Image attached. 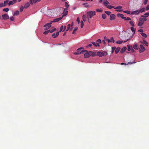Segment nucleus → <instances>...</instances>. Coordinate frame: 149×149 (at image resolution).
Listing matches in <instances>:
<instances>
[{
    "instance_id": "nucleus-1",
    "label": "nucleus",
    "mask_w": 149,
    "mask_h": 149,
    "mask_svg": "<svg viewBox=\"0 0 149 149\" xmlns=\"http://www.w3.org/2000/svg\"><path fill=\"white\" fill-rule=\"evenodd\" d=\"M96 15V12L95 11H88L87 13V16L88 18V22L90 23L89 19H91V18Z\"/></svg>"
},
{
    "instance_id": "nucleus-2",
    "label": "nucleus",
    "mask_w": 149,
    "mask_h": 149,
    "mask_svg": "<svg viewBox=\"0 0 149 149\" xmlns=\"http://www.w3.org/2000/svg\"><path fill=\"white\" fill-rule=\"evenodd\" d=\"M77 52L74 53V55H78L79 54H82L84 52H87L86 50H84V48L83 47H80L77 49Z\"/></svg>"
},
{
    "instance_id": "nucleus-3",
    "label": "nucleus",
    "mask_w": 149,
    "mask_h": 149,
    "mask_svg": "<svg viewBox=\"0 0 149 149\" xmlns=\"http://www.w3.org/2000/svg\"><path fill=\"white\" fill-rule=\"evenodd\" d=\"M122 35L123 37L126 39V40L125 41H122V42H125L126 41H127L128 40V39L127 38V37H128V33H127L125 32H122Z\"/></svg>"
},
{
    "instance_id": "nucleus-4",
    "label": "nucleus",
    "mask_w": 149,
    "mask_h": 149,
    "mask_svg": "<svg viewBox=\"0 0 149 149\" xmlns=\"http://www.w3.org/2000/svg\"><path fill=\"white\" fill-rule=\"evenodd\" d=\"M145 50L144 46L142 45H140V48L139 49L140 53H142Z\"/></svg>"
},
{
    "instance_id": "nucleus-5",
    "label": "nucleus",
    "mask_w": 149,
    "mask_h": 149,
    "mask_svg": "<svg viewBox=\"0 0 149 149\" xmlns=\"http://www.w3.org/2000/svg\"><path fill=\"white\" fill-rule=\"evenodd\" d=\"M53 22V21H51L50 23H47L46 24L44 25V27H46L47 26H48V28H46V29H45V30H47L49 29L50 27H51V24Z\"/></svg>"
},
{
    "instance_id": "nucleus-6",
    "label": "nucleus",
    "mask_w": 149,
    "mask_h": 149,
    "mask_svg": "<svg viewBox=\"0 0 149 149\" xmlns=\"http://www.w3.org/2000/svg\"><path fill=\"white\" fill-rule=\"evenodd\" d=\"M41 0H30V1L31 5H32L33 3H36L40 1Z\"/></svg>"
},
{
    "instance_id": "nucleus-7",
    "label": "nucleus",
    "mask_w": 149,
    "mask_h": 149,
    "mask_svg": "<svg viewBox=\"0 0 149 149\" xmlns=\"http://www.w3.org/2000/svg\"><path fill=\"white\" fill-rule=\"evenodd\" d=\"M91 53V51H90L88 52L85 53L84 54V56L85 58L89 57L90 56V53Z\"/></svg>"
},
{
    "instance_id": "nucleus-8",
    "label": "nucleus",
    "mask_w": 149,
    "mask_h": 149,
    "mask_svg": "<svg viewBox=\"0 0 149 149\" xmlns=\"http://www.w3.org/2000/svg\"><path fill=\"white\" fill-rule=\"evenodd\" d=\"M68 9L67 8H65L64 10H63V15L62 16V17H64L66 16L67 15L68 13Z\"/></svg>"
},
{
    "instance_id": "nucleus-9",
    "label": "nucleus",
    "mask_w": 149,
    "mask_h": 149,
    "mask_svg": "<svg viewBox=\"0 0 149 149\" xmlns=\"http://www.w3.org/2000/svg\"><path fill=\"white\" fill-rule=\"evenodd\" d=\"M2 17L3 19H8L9 18L8 15L7 14L3 15H2Z\"/></svg>"
},
{
    "instance_id": "nucleus-10",
    "label": "nucleus",
    "mask_w": 149,
    "mask_h": 149,
    "mask_svg": "<svg viewBox=\"0 0 149 149\" xmlns=\"http://www.w3.org/2000/svg\"><path fill=\"white\" fill-rule=\"evenodd\" d=\"M96 55L100 57H102L103 56L104 54L103 53L101 52H97Z\"/></svg>"
},
{
    "instance_id": "nucleus-11",
    "label": "nucleus",
    "mask_w": 149,
    "mask_h": 149,
    "mask_svg": "<svg viewBox=\"0 0 149 149\" xmlns=\"http://www.w3.org/2000/svg\"><path fill=\"white\" fill-rule=\"evenodd\" d=\"M62 18L63 17H60L57 18H56L55 19H54L53 20V22H58L61 19H62Z\"/></svg>"
},
{
    "instance_id": "nucleus-12",
    "label": "nucleus",
    "mask_w": 149,
    "mask_h": 149,
    "mask_svg": "<svg viewBox=\"0 0 149 149\" xmlns=\"http://www.w3.org/2000/svg\"><path fill=\"white\" fill-rule=\"evenodd\" d=\"M116 17L115 15L113 14L111 15H110V20H113L115 19Z\"/></svg>"
},
{
    "instance_id": "nucleus-13",
    "label": "nucleus",
    "mask_w": 149,
    "mask_h": 149,
    "mask_svg": "<svg viewBox=\"0 0 149 149\" xmlns=\"http://www.w3.org/2000/svg\"><path fill=\"white\" fill-rule=\"evenodd\" d=\"M115 9L116 11L121 12V6H119L115 7Z\"/></svg>"
},
{
    "instance_id": "nucleus-14",
    "label": "nucleus",
    "mask_w": 149,
    "mask_h": 149,
    "mask_svg": "<svg viewBox=\"0 0 149 149\" xmlns=\"http://www.w3.org/2000/svg\"><path fill=\"white\" fill-rule=\"evenodd\" d=\"M59 35V32H56V34L55 33H53L52 34V37H54V38H55L56 37H58Z\"/></svg>"
},
{
    "instance_id": "nucleus-15",
    "label": "nucleus",
    "mask_w": 149,
    "mask_h": 149,
    "mask_svg": "<svg viewBox=\"0 0 149 149\" xmlns=\"http://www.w3.org/2000/svg\"><path fill=\"white\" fill-rule=\"evenodd\" d=\"M139 11H138V10H136L135 11H133L131 13V14L132 15V14H134L135 15H139Z\"/></svg>"
},
{
    "instance_id": "nucleus-16",
    "label": "nucleus",
    "mask_w": 149,
    "mask_h": 149,
    "mask_svg": "<svg viewBox=\"0 0 149 149\" xmlns=\"http://www.w3.org/2000/svg\"><path fill=\"white\" fill-rule=\"evenodd\" d=\"M29 6H30V3L29 2H27L24 4V8L26 9L29 7Z\"/></svg>"
},
{
    "instance_id": "nucleus-17",
    "label": "nucleus",
    "mask_w": 149,
    "mask_h": 149,
    "mask_svg": "<svg viewBox=\"0 0 149 149\" xmlns=\"http://www.w3.org/2000/svg\"><path fill=\"white\" fill-rule=\"evenodd\" d=\"M71 24H68V26H67V29L66 30V31H68L69 30H70V31H71L72 29V27H71Z\"/></svg>"
},
{
    "instance_id": "nucleus-18",
    "label": "nucleus",
    "mask_w": 149,
    "mask_h": 149,
    "mask_svg": "<svg viewBox=\"0 0 149 149\" xmlns=\"http://www.w3.org/2000/svg\"><path fill=\"white\" fill-rule=\"evenodd\" d=\"M109 3L107 0H105L103 2V4L106 7L107 6H108V4Z\"/></svg>"
},
{
    "instance_id": "nucleus-19",
    "label": "nucleus",
    "mask_w": 149,
    "mask_h": 149,
    "mask_svg": "<svg viewBox=\"0 0 149 149\" xmlns=\"http://www.w3.org/2000/svg\"><path fill=\"white\" fill-rule=\"evenodd\" d=\"M143 17H140L139 19V21L142 22L145 21L147 19L146 18H144Z\"/></svg>"
},
{
    "instance_id": "nucleus-20",
    "label": "nucleus",
    "mask_w": 149,
    "mask_h": 149,
    "mask_svg": "<svg viewBox=\"0 0 149 149\" xmlns=\"http://www.w3.org/2000/svg\"><path fill=\"white\" fill-rule=\"evenodd\" d=\"M87 16L85 15H83L82 18L83 21L85 22L87 20Z\"/></svg>"
},
{
    "instance_id": "nucleus-21",
    "label": "nucleus",
    "mask_w": 149,
    "mask_h": 149,
    "mask_svg": "<svg viewBox=\"0 0 149 149\" xmlns=\"http://www.w3.org/2000/svg\"><path fill=\"white\" fill-rule=\"evenodd\" d=\"M92 44H93L95 47H97V46H99V45L98 43H95L94 42H92Z\"/></svg>"
},
{
    "instance_id": "nucleus-22",
    "label": "nucleus",
    "mask_w": 149,
    "mask_h": 149,
    "mask_svg": "<svg viewBox=\"0 0 149 149\" xmlns=\"http://www.w3.org/2000/svg\"><path fill=\"white\" fill-rule=\"evenodd\" d=\"M120 47H117L116 49H115V53L116 54H117L118 53L119 51H120Z\"/></svg>"
},
{
    "instance_id": "nucleus-23",
    "label": "nucleus",
    "mask_w": 149,
    "mask_h": 149,
    "mask_svg": "<svg viewBox=\"0 0 149 149\" xmlns=\"http://www.w3.org/2000/svg\"><path fill=\"white\" fill-rule=\"evenodd\" d=\"M148 16H149V13H145L144 15H142L141 17H147Z\"/></svg>"
},
{
    "instance_id": "nucleus-24",
    "label": "nucleus",
    "mask_w": 149,
    "mask_h": 149,
    "mask_svg": "<svg viewBox=\"0 0 149 149\" xmlns=\"http://www.w3.org/2000/svg\"><path fill=\"white\" fill-rule=\"evenodd\" d=\"M90 56H94L96 55V52H92L91 51V53H90Z\"/></svg>"
},
{
    "instance_id": "nucleus-25",
    "label": "nucleus",
    "mask_w": 149,
    "mask_h": 149,
    "mask_svg": "<svg viewBox=\"0 0 149 149\" xmlns=\"http://www.w3.org/2000/svg\"><path fill=\"white\" fill-rule=\"evenodd\" d=\"M19 11L17 10L15 11L14 14H13V16L18 15L19 14Z\"/></svg>"
},
{
    "instance_id": "nucleus-26",
    "label": "nucleus",
    "mask_w": 149,
    "mask_h": 149,
    "mask_svg": "<svg viewBox=\"0 0 149 149\" xmlns=\"http://www.w3.org/2000/svg\"><path fill=\"white\" fill-rule=\"evenodd\" d=\"M141 43H142L143 44H144L147 46H148V43L145 40L143 41L142 42H141Z\"/></svg>"
},
{
    "instance_id": "nucleus-27",
    "label": "nucleus",
    "mask_w": 149,
    "mask_h": 149,
    "mask_svg": "<svg viewBox=\"0 0 149 149\" xmlns=\"http://www.w3.org/2000/svg\"><path fill=\"white\" fill-rule=\"evenodd\" d=\"M15 3L13 2V1H9V2H8V6H10L11 5H13V4Z\"/></svg>"
},
{
    "instance_id": "nucleus-28",
    "label": "nucleus",
    "mask_w": 149,
    "mask_h": 149,
    "mask_svg": "<svg viewBox=\"0 0 149 149\" xmlns=\"http://www.w3.org/2000/svg\"><path fill=\"white\" fill-rule=\"evenodd\" d=\"M143 22L139 21V23H138V25L140 27H141L143 25Z\"/></svg>"
},
{
    "instance_id": "nucleus-29",
    "label": "nucleus",
    "mask_w": 149,
    "mask_h": 149,
    "mask_svg": "<svg viewBox=\"0 0 149 149\" xmlns=\"http://www.w3.org/2000/svg\"><path fill=\"white\" fill-rule=\"evenodd\" d=\"M78 27H75V28H74V29L73 33H73V34H74L75 33Z\"/></svg>"
},
{
    "instance_id": "nucleus-30",
    "label": "nucleus",
    "mask_w": 149,
    "mask_h": 149,
    "mask_svg": "<svg viewBox=\"0 0 149 149\" xmlns=\"http://www.w3.org/2000/svg\"><path fill=\"white\" fill-rule=\"evenodd\" d=\"M106 7L109 9H111L112 8H114V6H111V5H108L106 6Z\"/></svg>"
},
{
    "instance_id": "nucleus-31",
    "label": "nucleus",
    "mask_w": 149,
    "mask_h": 149,
    "mask_svg": "<svg viewBox=\"0 0 149 149\" xmlns=\"http://www.w3.org/2000/svg\"><path fill=\"white\" fill-rule=\"evenodd\" d=\"M8 0H6V1H4L3 4L6 6H7V5L8 4Z\"/></svg>"
},
{
    "instance_id": "nucleus-32",
    "label": "nucleus",
    "mask_w": 149,
    "mask_h": 149,
    "mask_svg": "<svg viewBox=\"0 0 149 149\" xmlns=\"http://www.w3.org/2000/svg\"><path fill=\"white\" fill-rule=\"evenodd\" d=\"M145 8H142L139 10V13H142L144 11H145Z\"/></svg>"
},
{
    "instance_id": "nucleus-33",
    "label": "nucleus",
    "mask_w": 149,
    "mask_h": 149,
    "mask_svg": "<svg viewBox=\"0 0 149 149\" xmlns=\"http://www.w3.org/2000/svg\"><path fill=\"white\" fill-rule=\"evenodd\" d=\"M126 49L127 48L125 47H123L122 49V53H123Z\"/></svg>"
},
{
    "instance_id": "nucleus-34",
    "label": "nucleus",
    "mask_w": 149,
    "mask_h": 149,
    "mask_svg": "<svg viewBox=\"0 0 149 149\" xmlns=\"http://www.w3.org/2000/svg\"><path fill=\"white\" fill-rule=\"evenodd\" d=\"M9 11V9L8 8H6L3 9V11H5L6 12H8Z\"/></svg>"
},
{
    "instance_id": "nucleus-35",
    "label": "nucleus",
    "mask_w": 149,
    "mask_h": 149,
    "mask_svg": "<svg viewBox=\"0 0 149 149\" xmlns=\"http://www.w3.org/2000/svg\"><path fill=\"white\" fill-rule=\"evenodd\" d=\"M131 31H132L133 33H135V29L133 27H131Z\"/></svg>"
},
{
    "instance_id": "nucleus-36",
    "label": "nucleus",
    "mask_w": 149,
    "mask_h": 149,
    "mask_svg": "<svg viewBox=\"0 0 149 149\" xmlns=\"http://www.w3.org/2000/svg\"><path fill=\"white\" fill-rule=\"evenodd\" d=\"M133 47L134 49L137 50L138 49L137 45H134Z\"/></svg>"
},
{
    "instance_id": "nucleus-37",
    "label": "nucleus",
    "mask_w": 149,
    "mask_h": 149,
    "mask_svg": "<svg viewBox=\"0 0 149 149\" xmlns=\"http://www.w3.org/2000/svg\"><path fill=\"white\" fill-rule=\"evenodd\" d=\"M96 11L98 12L101 13L103 11V10L101 8L100 9H96Z\"/></svg>"
},
{
    "instance_id": "nucleus-38",
    "label": "nucleus",
    "mask_w": 149,
    "mask_h": 149,
    "mask_svg": "<svg viewBox=\"0 0 149 149\" xmlns=\"http://www.w3.org/2000/svg\"><path fill=\"white\" fill-rule=\"evenodd\" d=\"M141 34L142 36H143V37H144L146 38L147 37V35L146 34H145L144 33H141Z\"/></svg>"
},
{
    "instance_id": "nucleus-39",
    "label": "nucleus",
    "mask_w": 149,
    "mask_h": 149,
    "mask_svg": "<svg viewBox=\"0 0 149 149\" xmlns=\"http://www.w3.org/2000/svg\"><path fill=\"white\" fill-rule=\"evenodd\" d=\"M81 28H82L83 27L84 25V23L83 21H81Z\"/></svg>"
},
{
    "instance_id": "nucleus-40",
    "label": "nucleus",
    "mask_w": 149,
    "mask_h": 149,
    "mask_svg": "<svg viewBox=\"0 0 149 149\" xmlns=\"http://www.w3.org/2000/svg\"><path fill=\"white\" fill-rule=\"evenodd\" d=\"M83 5H85V7H89V5H88L87 4V3H83Z\"/></svg>"
},
{
    "instance_id": "nucleus-41",
    "label": "nucleus",
    "mask_w": 149,
    "mask_h": 149,
    "mask_svg": "<svg viewBox=\"0 0 149 149\" xmlns=\"http://www.w3.org/2000/svg\"><path fill=\"white\" fill-rule=\"evenodd\" d=\"M129 23L130 24L131 26H134V24L133 21H130L129 22Z\"/></svg>"
},
{
    "instance_id": "nucleus-42",
    "label": "nucleus",
    "mask_w": 149,
    "mask_h": 149,
    "mask_svg": "<svg viewBox=\"0 0 149 149\" xmlns=\"http://www.w3.org/2000/svg\"><path fill=\"white\" fill-rule=\"evenodd\" d=\"M102 17L104 19H105L106 17V15L105 14H103L102 15Z\"/></svg>"
},
{
    "instance_id": "nucleus-43",
    "label": "nucleus",
    "mask_w": 149,
    "mask_h": 149,
    "mask_svg": "<svg viewBox=\"0 0 149 149\" xmlns=\"http://www.w3.org/2000/svg\"><path fill=\"white\" fill-rule=\"evenodd\" d=\"M65 7L68 8L69 7L68 3L67 2H65Z\"/></svg>"
},
{
    "instance_id": "nucleus-44",
    "label": "nucleus",
    "mask_w": 149,
    "mask_h": 149,
    "mask_svg": "<svg viewBox=\"0 0 149 149\" xmlns=\"http://www.w3.org/2000/svg\"><path fill=\"white\" fill-rule=\"evenodd\" d=\"M105 13H106L108 15H109L111 13V12L109 11H105Z\"/></svg>"
},
{
    "instance_id": "nucleus-45",
    "label": "nucleus",
    "mask_w": 149,
    "mask_h": 149,
    "mask_svg": "<svg viewBox=\"0 0 149 149\" xmlns=\"http://www.w3.org/2000/svg\"><path fill=\"white\" fill-rule=\"evenodd\" d=\"M49 31L50 30L46 31H44L43 33L45 35H47L49 32Z\"/></svg>"
},
{
    "instance_id": "nucleus-46",
    "label": "nucleus",
    "mask_w": 149,
    "mask_h": 149,
    "mask_svg": "<svg viewBox=\"0 0 149 149\" xmlns=\"http://www.w3.org/2000/svg\"><path fill=\"white\" fill-rule=\"evenodd\" d=\"M24 7L22 6L20 8V11L22 12L23 11V9H24Z\"/></svg>"
},
{
    "instance_id": "nucleus-47",
    "label": "nucleus",
    "mask_w": 149,
    "mask_h": 149,
    "mask_svg": "<svg viewBox=\"0 0 149 149\" xmlns=\"http://www.w3.org/2000/svg\"><path fill=\"white\" fill-rule=\"evenodd\" d=\"M116 47H113L112 48V53H113L115 49H116Z\"/></svg>"
},
{
    "instance_id": "nucleus-48",
    "label": "nucleus",
    "mask_w": 149,
    "mask_h": 149,
    "mask_svg": "<svg viewBox=\"0 0 149 149\" xmlns=\"http://www.w3.org/2000/svg\"><path fill=\"white\" fill-rule=\"evenodd\" d=\"M56 30V28H54V29H52V30H51V31L50 30V31H49V32H50V33H52V32H53L54 31Z\"/></svg>"
},
{
    "instance_id": "nucleus-49",
    "label": "nucleus",
    "mask_w": 149,
    "mask_h": 149,
    "mask_svg": "<svg viewBox=\"0 0 149 149\" xmlns=\"http://www.w3.org/2000/svg\"><path fill=\"white\" fill-rule=\"evenodd\" d=\"M123 12L126 13L128 14L130 13V11H129L128 10L123 11Z\"/></svg>"
},
{
    "instance_id": "nucleus-50",
    "label": "nucleus",
    "mask_w": 149,
    "mask_h": 149,
    "mask_svg": "<svg viewBox=\"0 0 149 149\" xmlns=\"http://www.w3.org/2000/svg\"><path fill=\"white\" fill-rule=\"evenodd\" d=\"M5 6H6L3 3H1L0 4V7H2Z\"/></svg>"
},
{
    "instance_id": "nucleus-51",
    "label": "nucleus",
    "mask_w": 149,
    "mask_h": 149,
    "mask_svg": "<svg viewBox=\"0 0 149 149\" xmlns=\"http://www.w3.org/2000/svg\"><path fill=\"white\" fill-rule=\"evenodd\" d=\"M63 25L61 26V27H60V30L59 31V32H61L63 31L62 30H63Z\"/></svg>"
},
{
    "instance_id": "nucleus-52",
    "label": "nucleus",
    "mask_w": 149,
    "mask_h": 149,
    "mask_svg": "<svg viewBox=\"0 0 149 149\" xmlns=\"http://www.w3.org/2000/svg\"><path fill=\"white\" fill-rule=\"evenodd\" d=\"M110 40H111V42H113V43H114L115 42L114 40L113 37L111 38Z\"/></svg>"
},
{
    "instance_id": "nucleus-53",
    "label": "nucleus",
    "mask_w": 149,
    "mask_h": 149,
    "mask_svg": "<svg viewBox=\"0 0 149 149\" xmlns=\"http://www.w3.org/2000/svg\"><path fill=\"white\" fill-rule=\"evenodd\" d=\"M10 19L11 21H13L14 19V17L13 16L11 17L10 18Z\"/></svg>"
},
{
    "instance_id": "nucleus-54",
    "label": "nucleus",
    "mask_w": 149,
    "mask_h": 149,
    "mask_svg": "<svg viewBox=\"0 0 149 149\" xmlns=\"http://www.w3.org/2000/svg\"><path fill=\"white\" fill-rule=\"evenodd\" d=\"M121 17H122V19H123L125 20H126V17H124V15L122 14V16H121Z\"/></svg>"
},
{
    "instance_id": "nucleus-55",
    "label": "nucleus",
    "mask_w": 149,
    "mask_h": 149,
    "mask_svg": "<svg viewBox=\"0 0 149 149\" xmlns=\"http://www.w3.org/2000/svg\"><path fill=\"white\" fill-rule=\"evenodd\" d=\"M77 21L78 22V23L79 24L80 22L79 21V17H78L77 19Z\"/></svg>"
},
{
    "instance_id": "nucleus-56",
    "label": "nucleus",
    "mask_w": 149,
    "mask_h": 149,
    "mask_svg": "<svg viewBox=\"0 0 149 149\" xmlns=\"http://www.w3.org/2000/svg\"><path fill=\"white\" fill-rule=\"evenodd\" d=\"M97 42H98L100 43H101V40L100 39H98L97 40Z\"/></svg>"
},
{
    "instance_id": "nucleus-57",
    "label": "nucleus",
    "mask_w": 149,
    "mask_h": 149,
    "mask_svg": "<svg viewBox=\"0 0 149 149\" xmlns=\"http://www.w3.org/2000/svg\"><path fill=\"white\" fill-rule=\"evenodd\" d=\"M117 16L118 17H121V14L118 13L117 15Z\"/></svg>"
},
{
    "instance_id": "nucleus-58",
    "label": "nucleus",
    "mask_w": 149,
    "mask_h": 149,
    "mask_svg": "<svg viewBox=\"0 0 149 149\" xmlns=\"http://www.w3.org/2000/svg\"><path fill=\"white\" fill-rule=\"evenodd\" d=\"M116 43L117 44H121V41H117Z\"/></svg>"
},
{
    "instance_id": "nucleus-59",
    "label": "nucleus",
    "mask_w": 149,
    "mask_h": 149,
    "mask_svg": "<svg viewBox=\"0 0 149 149\" xmlns=\"http://www.w3.org/2000/svg\"><path fill=\"white\" fill-rule=\"evenodd\" d=\"M146 10H148L149 9V5H147V6L146 8Z\"/></svg>"
},
{
    "instance_id": "nucleus-60",
    "label": "nucleus",
    "mask_w": 149,
    "mask_h": 149,
    "mask_svg": "<svg viewBox=\"0 0 149 149\" xmlns=\"http://www.w3.org/2000/svg\"><path fill=\"white\" fill-rule=\"evenodd\" d=\"M131 19L130 18V17H126V20H130Z\"/></svg>"
},
{
    "instance_id": "nucleus-61",
    "label": "nucleus",
    "mask_w": 149,
    "mask_h": 149,
    "mask_svg": "<svg viewBox=\"0 0 149 149\" xmlns=\"http://www.w3.org/2000/svg\"><path fill=\"white\" fill-rule=\"evenodd\" d=\"M66 26H65L64 27V28H63V31H65V30L66 29Z\"/></svg>"
},
{
    "instance_id": "nucleus-62",
    "label": "nucleus",
    "mask_w": 149,
    "mask_h": 149,
    "mask_svg": "<svg viewBox=\"0 0 149 149\" xmlns=\"http://www.w3.org/2000/svg\"><path fill=\"white\" fill-rule=\"evenodd\" d=\"M106 41H108V42H111V40H110L109 39H108Z\"/></svg>"
},
{
    "instance_id": "nucleus-63",
    "label": "nucleus",
    "mask_w": 149,
    "mask_h": 149,
    "mask_svg": "<svg viewBox=\"0 0 149 149\" xmlns=\"http://www.w3.org/2000/svg\"><path fill=\"white\" fill-rule=\"evenodd\" d=\"M92 45L91 44H89L88 45V46H87V47H91Z\"/></svg>"
},
{
    "instance_id": "nucleus-64",
    "label": "nucleus",
    "mask_w": 149,
    "mask_h": 149,
    "mask_svg": "<svg viewBox=\"0 0 149 149\" xmlns=\"http://www.w3.org/2000/svg\"><path fill=\"white\" fill-rule=\"evenodd\" d=\"M148 0H145L144 1V4H146Z\"/></svg>"
}]
</instances>
